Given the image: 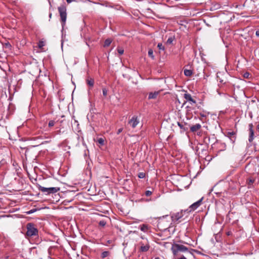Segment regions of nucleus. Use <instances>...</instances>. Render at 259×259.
Segmentation results:
<instances>
[{"label": "nucleus", "mask_w": 259, "mask_h": 259, "mask_svg": "<svg viewBox=\"0 0 259 259\" xmlns=\"http://www.w3.org/2000/svg\"><path fill=\"white\" fill-rule=\"evenodd\" d=\"M139 123V119L136 115L133 116L128 121V124L133 128H135Z\"/></svg>", "instance_id": "7"}, {"label": "nucleus", "mask_w": 259, "mask_h": 259, "mask_svg": "<svg viewBox=\"0 0 259 259\" xmlns=\"http://www.w3.org/2000/svg\"><path fill=\"white\" fill-rule=\"evenodd\" d=\"M178 259H187L184 255L182 256L181 257Z\"/></svg>", "instance_id": "38"}, {"label": "nucleus", "mask_w": 259, "mask_h": 259, "mask_svg": "<svg viewBox=\"0 0 259 259\" xmlns=\"http://www.w3.org/2000/svg\"><path fill=\"white\" fill-rule=\"evenodd\" d=\"M36 209H31V210H29L28 211H27L26 213L28 214H30L33 213V212L36 211Z\"/></svg>", "instance_id": "34"}, {"label": "nucleus", "mask_w": 259, "mask_h": 259, "mask_svg": "<svg viewBox=\"0 0 259 259\" xmlns=\"http://www.w3.org/2000/svg\"><path fill=\"white\" fill-rule=\"evenodd\" d=\"M228 137L234 143L236 140L235 133L234 132H229L227 133Z\"/></svg>", "instance_id": "13"}, {"label": "nucleus", "mask_w": 259, "mask_h": 259, "mask_svg": "<svg viewBox=\"0 0 259 259\" xmlns=\"http://www.w3.org/2000/svg\"><path fill=\"white\" fill-rule=\"evenodd\" d=\"M184 97L187 101L190 102V104H193L196 103V101L192 98L190 94L186 93L184 95Z\"/></svg>", "instance_id": "10"}, {"label": "nucleus", "mask_w": 259, "mask_h": 259, "mask_svg": "<svg viewBox=\"0 0 259 259\" xmlns=\"http://www.w3.org/2000/svg\"><path fill=\"white\" fill-rule=\"evenodd\" d=\"M249 136L248 138V141L249 142H252L254 139V131H253V125L252 123L249 124Z\"/></svg>", "instance_id": "9"}, {"label": "nucleus", "mask_w": 259, "mask_h": 259, "mask_svg": "<svg viewBox=\"0 0 259 259\" xmlns=\"http://www.w3.org/2000/svg\"><path fill=\"white\" fill-rule=\"evenodd\" d=\"M148 56L152 59H154V56L153 55V52L152 49H150L148 52Z\"/></svg>", "instance_id": "20"}, {"label": "nucleus", "mask_w": 259, "mask_h": 259, "mask_svg": "<svg viewBox=\"0 0 259 259\" xmlns=\"http://www.w3.org/2000/svg\"><path fill=\"white\" fill-rule=\"evenodd\" d=\"M138 176L140 179H143L145 177V174L144 172H141L138 174Z\"/></svg>", "instance_id": "25"}, {"label": "nucleus", "mask_w": 259, "mask_h": 259, "mask_svg": "<svg viewBox=\"0 0 259 259\" xmlns=\"http://www.w3.org/2000/svg\"><path fill=\"white\" fill-rule=\"evenodd\" d=\"M157 47L159 50H164V47L163 46V45L161 43H159L157 45Z\"/></svg>", "instance_id": "29"}, {"label": "nucleus", "mask_w": 259, "mask_h": 259, "mask_svg": "<svg viewBox=\"0 0 259 259\" xmlns=\"http://www.w3.org/2000/svg\"><path fill=\"white\" fill-rule=\"evenodd\" d=\"M177 124L181 129L183 130V131H186V128L185 127V125L186 124V123L183 124L180 122H178Z\"/></svg>", "instance_id": "19"}, {"label": "nucleus", "mask_w": 259, "mask_h": 259, "mask_svg": "<svg viewBox=\"0 0 259 259\" xmlns=\"http://www.w3.org/2000/svg\"><path fill=\"white\" fill-rule=\"evenodd\" d=\"M227 235H230L229 232H228V233Z\"/></svg>", "instance_id": "42"}, {"label": "nucleus", "mask_w": 259, "mask_h": 259, "mask_svg": "<svg viewBox=\"0 0 259 259\" xmlns=\"http://www.w3.org/2000/svg\"><path fill=\"white\" fill-rule=\"evenodd\" d=\"M209 113L206 112H201L199 113L200 119L202 121L204 122L206 120V117L208 116Z\"/></svg>", "instance_id": "11"}, {"label": "nucleus", "mask_w": 259, "mask_h": 259, "mask_svg": "<svg viewBox=\"0 0 259 259\" xmlns=\"http://www.w3.org/2000/svg\"><path fill=\"white\" fill-rule=\"evenodd\" d=\"M171 249L173 254L175 255H177L178 252H185L189 251L188 248L186 246L177 243L172 244Z\"/></svg>", "instance_id": "3"}, {"label": "nucleus", "mask_w": 259, "mask_h": 259, "mask_svg": "<svg viewBox=\"0 0 259 259\" xmlns=\"http://www.w3.org/2000/svg\"><path fill=\"white\" fill-rule=\"evenodd\" d=\"M52 13H50V14H49V17H50V18H51V17H52Z\"/></svg>", "instance_id": "39"}, {"label": "nucleus", "mask_w": 259, "mask_h": 259, "mask_svg": "<svg viewBox=\"0 0 259 259\" xmlns=\"http://www.w3.org/2000/svg\"><path fill=\"white\" fill-rule=\"evenodd\" d=\"M255 35L257 36H259V30H257L255 32Z\"/></svg>", "instance_id": "36"}, {"label": "nucleus", "mask_w": 259, "mask_h": 259, "mask_svg": "<svg viewBox=\"0 0 259 259\" xmlns=\"http://www.w3.org/2000/svg\"><path fill=\"white\" fill-rule=\"evenodd\" d=\"M122 130H123L122 128H119L117 132V134L119 135L120 133H121L122 132Z\"/></svg>", "instance_id": "35"}, {"label": "nucleus", "mask_w": 259, "mask_h": 259, "mask_svg": "<svg viewBox=\"0 0 259 259\" xmlns=\"http://www.w3.org/2000/svg\"><path fill=\"white\" fill-rule=\"evenodd\" d=\"M58 10L60 16V21L62 29H64L66 24L67 18V10L65 4L61 5L58 8Z\"/></svg>", "instance_id": "1"}, {"label": "nucleus", "mask_w": 259, "mask_h": 259, "mask_svg": "<svg viewBox=\"0 0 259 259\" xmlns=\"http://www.w3.org/2000/svg\"><path fill=\"white\" fill-rule=\"evenodd\" d=\"M117 52L118 53L120 54V55H122L124 53V50L121 48H118L117 49Z\"/></svg>", "instance_id": "27"}, {"label": "nucleus", "mask_w": 259, "mask_h": 259, "mask_svg": "<svg viewBox=\"0 0 259 259\" xmlns=\"http://www.w3.org/2000/svg\"><path fill=\"white\" fill-rule=\"evenodd\" d=\"M75 0H66L67 2L68 3H71L73 2H74Z\"/></svg>", "instance_id": "37"}, {"label": "nucleus", "mask_w": 259, "mask_h": 259, "mask_svg": "<svg viewBox=\"0 0 259 259\" xmlns=\"http://www.w3.org/2000/svg\"><path fill=\"white\" fill-rule=\"evenodd\" d=\"M55 125V121L54 120H50L49 122L48 125L49 127H52Z\"/></svg>", "instance_id": "30"}, {"label": "nucleus", "mask_w": 259, "mask_h": 259, "mask_svg": "<svg viewBox=\"0 0 259 259\" xmlns=\"http://www.w3.org/2000/svg\"><path fill=\"white\" fill-rule=\"evenodd\" d=\"M255 179L252 178H249L246 180V183L248 185L249 188H251V185L254 182Z\"/></svg>", "instance_id": "15"}, {"label": "nucleus", "mask_w": 259, "mask_h": 259, "mask_svg": "<svg viewBox=\"0 0 259 259\" xmlns=\"http://www.w3.org/2000/svg\"><path fill=\"white\" fill-rule=\"evenodd\" d=\"M155 259H159V258L158 257H156L155 258Z\"/></svg>", "instance_id": "41"}, {"label": "nucleus", "mask_w": 259, "mask_h": 259, "mask_svg": "<svg viewBox=\"0 0 259 259\" xmlns=\"http://www.w3.org/2000/svg\"><path fill=\"white\" fill-rule=\"evenodd\" d=\"M152 194V192L150 190L146 191L145 194L146 196H149Z\"/></svg>", "instance_id": "31"}, {"label": "nucleus", "mask_w": 259, "mask_h": 259, "mask_svg": "<svg viewBox=\"0 0 259 259\" xmlns=\"http://www.w3.org/2000/svg\"><path fill=\"white\" fill-rule=\"evenodd\" d=\"M37 187L39 191L46 194H54L60 190L59 187L46 188L39 185H37Z\"/></svg>", "instance_id": "4"}, {"label": "nucleus", "mask_w": 259, "mask_h": 259, "mask_svg": "<svg viewBox=\"0 0 259 259\" xmlns=\"http://www.w3.org/2000/svg\"><path fill=\"white\" fill-rule=\"evenodd\" d=\"M140 247L139 250L140 252H147L150 248L149 243L147 241L146 242H140L139 243Z\"/></svg>", "instance_id": "8"}, {"label": "nucleus", "mask_w": 259, "mask_h": 259, "mask_svg": "<svg viewBox=\"0 0 259 259\" xmlns=\"http://www.w3.org/2000/svg\"><path fill=\"white\" fill-rule=\"evenodd\" d=\"M184 210H181L180 211L176 213H171L170 217L172 222L175 223L181 219L183 217L184 213L186 212H184Z\"/></svg>", "instance_id": "6"}, {"label": "nucleus", "mask_w": 259, "mask_h": 259, "mask_svg": "<svg viewBox=\"0 0 259 259\" xmlns=\"http://www.w3.org/2000/svg\"><path fill=\"white\" fill-rule=\"evenodd\" d=\"M45 46L44 42L42 41H39L38 44V46L39 48H42Z\"/></svg>", "instance_id": "32"}, {"label": "nucleus", "mask_w": 259, "mask_h": 259, "mask_svg": "<svg viewBox=\"0 0 259 259\" xmlns=\"http://www.w3.org/2000/svg\"><path fill=\"white\" fill-rule=\"evenodd\" d=\"M111 42H112V40L111 39H110V38L106 39L104 41V47H108L109 46H110Z\"/></svg>", "instance_id": "18"}, {"label": "nucleus", "mask_w": 259, "mask_h": 259, "mask_svg": "<svg viewBox=\"0 0 259 259\" xmlns=\"http://www.w3.org/2000/svg\"><path fill=\"white\" fill-rule=\"evenodd\" d=\"M257 129L259 130V124L257 125Z\"/></svg>", "instance_id": "40"}, {"label": "nucleus", "mask_w": 259, "mask_h": 259, "mask_svg": "<svg viewBox=\"0 0 259 259\" xmlns=\"http://www.w3.org/2000/svg\"><path fill=\"white\" fill-rule=\"evenodd\" d=\"M109 254V251H103L101 254V257L103 258H105V257H107V256H108Z\"/></svg>", "instance_id": "21"}, {"label": "nucleus", "mask_w": 259, "mask_h": 259, "mask_svg": "<svg viewBox=\"0 0 259 259\" xmlns=\"http://www.w3.org/2000/svg\"><path fill=\"white\" fill-rule=\"evenodd\" d=\"M102 92H103V95L104 97H106L107 95V93H108V90L106 88H103L102 89Z\"/></svg>", "instance_id": "26"}, {"label": "nucleus", "mask_w": 259, "mask_h": 259, "mask_svg": "<svg viewBox=\"0 0 259 259\" xmlns=\"http://www.w3.org/2000/svg\"><path fill=\"white\" fill-rule=\"evenodd\" d=\"M250 73L248 72H246L243 74V77L246 78H248L249 77Z\"/></svg>", "instance_id": "33"}, {"label": "nucleus", "mask_w": 259, "mask_h": 259, "mask_svg": "<svg viewBox=\"0 0 259 259\" xmlns=\"http://www.w3.org/2000/svg\"><path fill=\"white\" fill-rule=\"evenodd\" d=\"M26 235L28 237H32L38 235V230L35 227V225L32 223H29L26 225Z\"/></svg>", "instance_id": "2"}, {"label": "nucleus", "mask_w": 259, "mask_h": 259, "mask_svg": "<svg viewBox=\"0 0 259 259\" xmlns=\"http://www.w3.org/2000/svg\"><path fill=\"white\" fill-rule=\"evenodd\" d=\"M97 142L101 145H104V140L102 138H100L97 139Z\"/></svg>", "instance_id": "22"}, {"label": "nucleus", "mask_w": 259, "mask_h": 259, "mask_svg": "<svg viewBox=\"0 0 259 259\" xmlns=\"http://www.w3.org/2000/svg\"><path fill=\"white\" fill-rule=\"evenodd\" d=\"M203 199V197H202L197 201L192 204L187 209L184 210V212H187V213H189L195 210L202 204Z\"/></svg>", "instance_id": "5"}, {"label": "nucleus", "mask_w": 259, "mask_h": 259, "mask_svg": "<svg viewBox=\"0 0 259 259\" xmlns=\"http://www.w3.org/2000/svg\"><path fill=\"white\" fill-rule=\"evenodd\" d=\"M87 82L89 86L93 87L94 84V80L92 78H88L87 79Z\"/></svg>", "instance_id": "16"}, {"label": "nucleus", "mask_w": 259, "mask_h": 259, "mask_svg": "<svg viewBox=\"0 0 259 259\" xmlns=\"http://www.w3.org/2000/svg\"><path fill=\"white\" fill-rule=\"evenodd\" d=\"M159 94V92H154V93H150L148 95V99H155L158 95Z\"/></svg>", "instance_id": "14"}, {"label": "nucleus", "mask_w": 259, "mask_h": 259, "mask_svg": "<svg viewBox=\"0 0 259 259\" xmlns=\"http://www.w3.org/2000/svg\"><path fill=\"white\" fill-rule=\"evenodd\" d=\"M174 39V38H172V37H169L166 41V43L167 44H171L172 43Z\"/></svg>", "instance_id": "28"}, {"label": "nucleus", "mask_w": 259, "mask_h": 259, "mask_svg": "<svg viewBox=\"0 0 259 259\" xmlns=\"http://www.w3.org/2000/svg\"><path fill=\"white\" fill-rule=\"evenodd\" d=\"M106 224V222L104 220H101L99 222V225L100 226L102 227H104Z\"/></svg>", "instance_id": "23"}, {"label": "nucleus", "mask_w": 259, "mask_h": 259, "mask_svg": "<svg viewBox=\"0 0 259 259\" xmlns=\"http://www.w3.org/2000/svg\"><path fill=\"white\" fill-rule=\"evenodd\" d=\"M184 75L186 76H190L192 75L193 72L190 69H185L184 70Z\"/></svg>", "instance_id": "17"}, {"label": "nucleus", "mask_w": 259, "mask_h": 259, "mask_svg": "<svg viewBox=\"0 0 259 259\" xmlns=\"http://www.w3.org/2000/svg\"><path fill=\"white\" fill-rule=\"evenodd\" d=\"M201 124L199 123H197V124L191 126L190 131L192 132H195L198 131L199 130H200L201 128Z\"/></svg>", "instance_id": "12"}, {"label": "nucleus", "mask_w": 259, "mask_h": 259, "mask_svg": "<svg viewBox=\"0 0 259 259\" xmlns=\"http://www.w3.org/2000/svg\"><path fill=\"white\" fill-rule=\"evenodd\" d=\"M258 232H259V227H258Z\"/></svg>", "instance_id": "43"}, {"label": "nucleus", "mask_w": 259, "mask_h": 259, "mask_svg": "<svg viewBox=\"0 0 259 259\" xmlns=\"http://www.w3.org/2000/svg\"><path fill=\"white\" fill-rule=\"evenodd\" d=\"M141 230L144 232H147L148 230V227L146 225H143L141 228Z\"/></svg>", "instance_id": "24"}]
</instances>
